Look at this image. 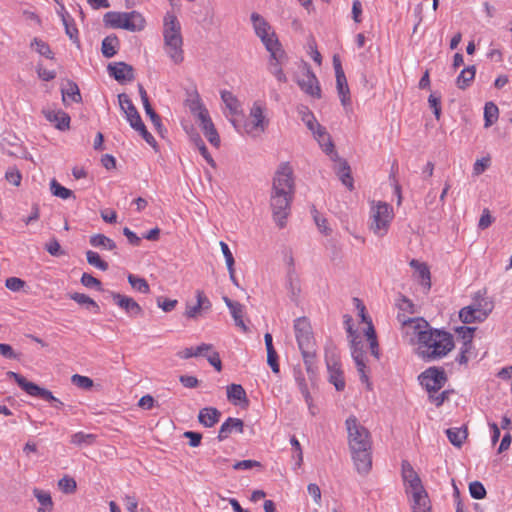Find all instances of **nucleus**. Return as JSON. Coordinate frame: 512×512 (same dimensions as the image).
Wrapping results in <instances>:
<instances>
[{"mask_svg": "<svg viewBox=\"0 0 512 512\" xmlns=\"http://www.w3.org/2000/svg\"><path fill=\"white\" fill-rule=\"evenodd\" d=\"M43 114L45 118L53 123L55 127L59 130H64V113L61 111H54L50 109L43 110Z\"/></svg>", "mask_w": 512, "mask_h": 512, "instance_id": "nucleus-45", "label": "nucleus"}, {"mask_svg": "<svg viewBox=\"0 0 512 512\" xmlns=\"http://www.w3.org/2000/svg\"><path fill=\"white\" fill-rule=\"evenodd\" d=\"M81 283L87 288H95L98 291H102V284L100 280L88 273H83L81 277Z\"/></svg>", "mask_w": 512, "mask_h": 512, "instance_id": "nucleus-53", "label": "nucleus"}, {"mask_svg": "<svg viewBox=\"0 0 512 512\" xmlns=\"http://www.w3.org/2000/svg\"><path fill=\"white\" fill-rule=\"evenodd\" d=\"M71 382L77 388L82 390H90L93 387V380L91 378L79 374H74L71 377Z\"/></svg>", "mask_w": 512, "mask_h": 512, "instance_id": "nucleus-49", "label": "nucleus"}, {"mask_svg": "<svg viewBox=\"0 0 512 512\" xmlns=\"http://www.w3.org/2000/svg\"><path fill=\"white\" fill-rule=\"evenodd\" d=\"M86 258H87V262L91 266H94V267L100 269L101 271H106L109 268L108 263L106 261L102 260L97 252L88 250L86 252Z\"/></svg>", "mask_w": 512, "mask_h": 512, "instance_id": "nucleus-48", "label": "nucleus"}, {"mask_svg": "<svg viewBox=\"0 0 512 512\" xmlns=\"http://www.w3.org/2000/svg\"><path fill=\"white\" fill-rule=\"evenodd\" d=\"M336 88L340 97L341 104L344 107H348L351 104L350 90L348 87L347 79L345 74L336 76Z\"/></svg>", "mask_w": 512, "mask_h": 512, "instance_id": "nucleus-32", "label": "nucleus"}, {"mask_svg": "<svg viewBox=\"0 0 512 512\" xmlns=\"http://www.w3.org/2000/svg\"><path fill=\"white\" fill-rule=\"evenodd\" d=\"M293 199L294 197H270L272 218L280 229L284 228L287 224Z\"/></svg>", "mask_w": 512, "mask_h": 512, "instance_id": "nucleus-11", "label": "nucleus"}, {"mask_svg": "<svg viewBox=\"0 0 512 512\" xmlns=\"http://www.w3.org/2000/svg\"><path fill=\"white\" fill-rule=\"evenodd\" d=\"M223 301L225 302L226 306L229 308L230 313L233 317V320L235 322V325L239 328H241L243 331H247V326L244 323V305L237 301H232L227 296L223 297Z\"/></svg>", "mask_w": 512, "mask_h": 512, "instance_id": "nucleus-23", "label": "nucleus"}, {"mask_svg": "<svg viewBox=\"0 0 512 512\" xmlns=\"http://www.w3.org/2000/svg\"><path fill=\"white\" fill-rule=\"evenodd\" d=\"M163 40L165 52L171 61L175 64L182 63L184 60V51L181 24L177 17L170 12H167L164 16Z\"/></svg>", "mask_w": 512, "mask_h": 512, "instance_id": "nucleus-3", "label": "nucleus"}, {"mask_svg": "<svg viewBox=\"0 0 512 512\" xmlns=\"http://www.w3.org/2000/svg\"><path fill=\"white\" fill-rule=\"evenodd\" d=\"M34 496L37 498L38 502L41 504L42 507L48 508V511L52 510V499L50 493L35 488L33 490Z\"/></svg>", "mask_w": 512, "mask_h": 512, "instance_id": "nucleus-51", "label": "nucleus"}, {"mask_svg": "<svg viewBox=\"0 0 512 512\" xmlns=\"http://www.w3.org/2000/svg\"><path fill=\"white\" fill-rule=\"evenodd\" d=\"M144 27L145 19L139 12H125L123 19V29L135 32L143 30Z\"/></svg>", "mask_w": 512, "mask_h": 512, "instance_id": "nucleus-25", "label": "nucleus"}, {"mask_svg": "<svg viewBox=\"0 0 512 512\" xmlns=\"http://www.w3.org/2000/svg\"><path fill=\"white\" fill-rule=\"evenodd\" d=\"M421 334L417 354L423 360L432 361L443 358L454 348L453 337L448 332L430 328Z\"/></svg>", "mask_w": 512, "mask_h": 512, "instance_id": "nucleus-2", "label": "nucleus"}, {"mask_svg": "<svg viewBox=\"0 0 512 512\" xmlns=\"http://www.w3.org/2000/svg\"><path fill=\"white\" fill-rule=\"evenodd\" d=\"M124 14L125 12H107L103 17V21L106 26L123 29Z\"/></svg>", "mask_w": 512, "mask_h": 512, "instance_id": "nucleus-41", "label": "nucleus"}, {"mask_svg": "<svg viewBox=\"0 0 512 512\" xmlns=\"http://www.w3.org/2000/svg\"><path fill=\"white\" fill-rule=\"evenodd\" d=\"M211 349H212V345L203 343V344L199 345L198 347H196L195 349L192 347L185 348L182 351H179L177 353V356L181 359L198 357V356L205 355L204 353L207 351H210Z\"/></svg>", "mask_w": 512, "mask_h": 512, "instance_id": "nucleus-38", "label": "nucleus"}, {"mask_svg": "<svg viewBox=\"0 0 512 512\" xmlns=\"http://www.w3.org/2000/svg\"><path fill=\"white\" fill-rule=\"evenodd\" d=\"M251 21L256 35L261 39L267 51L280 46L275 33L270 32V25L260 14L253 12L251 14Z\"/></svg>", "mask_w": 512, "mask_h": 512, "instance_id": "nucleus-9", "label": "nucleus"}, {"mask_svg": "<svg viewBox=\"0 0 512 512\" xmlns=\"http://www.w3.org/2000/svg\"><path fill=\"white\" fill-rule=\"evenodd\" d=\"M244 422L239 418L229 417L222 423L219 432L218 440L223 441L227 439L232 433H243Z\"/></svg>", "mask_w": 512, "mask_h": 512, "instance_id": "nucleus-22", "label": "nucleus"}, {"mask_svg": "<svg viewBox=\"0 0 512 512\" xmlns=\"http://www.w3.org/2000/svg\"><path fill=\"white\" fill-rule=\"evenodd\" d=\"M447 437L452 445L461 447L467 438V429L464 427H454L446 430Z\"/></svg>", "mask_w": 512, "mask_h": 512, "instance_id": "nucleus-34", "label": "nucleus"}, {"mask_svg": "<svg viewBox=\"0 0 512 512\" xmlns=\"http://www.w3.org/2000/svg\"><path fill=\"white\" fill-rule=\"evenodd\" d=\"M410 266L415 269L418 279L421 285L429 290L431 287V274L428 266L425 263H421L418 260H411Z\"/></svg>", "mask_w": 512, "mask_h": 512, "instance_id": "nucleus-29", "label": "nucleus"}, {"mask_svg": "<svg viewBox=\"0 0 512 512\" xmlns=\"http://www.w3.org/2000/svg\"><path fill=\"white\" fill-rule=\"evenodd\" d=\"M31 48L48 59L52 58V51L50 50L49 45L38 38H35L33 40V42L31 43Z\"/></svg>", "mask_w": 512, "mask_h": 512, "instance_id": "nucleus-50", "label": "nucleus"}, {"mask_svg": "<svg viewBox=\"0 0 512 512\" xmlns=\"http://www.w3.org/2000/svg\"><path fill=\"white\" fill-rule=\"evenodd\" d=\"M345 425L355 467L358 473L367 474L372 467L370 433L354 415L346 419Z\"/></svg>", "mask_w": 512, "mask_h": 512, "instance_id": "nucleus-1", "label": "nucleus"}, {"mask_svg": "<svg viewBox=\"0 0 512 512\" xmlns=\"http://www.w3.org/2000/svg\"><path fill=\"white\" fill-rule=\"evenodd\" d=\"M412 512H432L431 502L425 489L408 494Z\"/></svg>", "mask_w": 512, "mask_h": 512, "instance_id": "nucleus-20", "label": "nucleus"}, {"mask_svg": "<svg viewBox=\"0 0 512 512\" xmlns=\"http://www.w3.org/2000/svg\"><path fill=\"white\" fill-rule=\"evenodd\" d=\"M177 300L175 299H164L162 300V298H158L157 299V305L159 308H161L164 312H170L172 311L176 305H177Z\"/></svg>", "mask_w": 512, "mask_h": 512, "instance_id": "nucleus-64", "label": "nucleus"}, {"mask_svg": "<svg viewBox=\"0 0 512 512\" xmlns=\"http://www.w3.org/2000/svg\"><path fill=\"white\" fill-rule=\"evenodd\" d=\"M350 349H351V355L352 358L356 364L357 371L360 374V379L363 383L368 384V375L366 372V363H365V357H364V351H363V344L360 340L359 335H355L350 340Z\"/></svg>", "mask_w": 512, "mask_h": 512, "instance_id": "nucleus-13", "label": "nucleus"}, {"mask_svg": "<svg viewBox=\"0 0 512 512\" xmlns=\"http://www.w3.org/2000/svg\"><path fill=\"white\" fill-rule=\"evenodd\" d=\"M301 354L303 357V361L306 367V370L309 374L315 373V356H316V347L309 349H301Z\"/></svg>", "mask_w": 512, "mask_h": 512, "instance_id": "nucleus-44", "label": "nucleus"}, {"mask_svg": "<svg viewBox=\"0 0 512 512\" xmlns=\"http://www.w3.org/2000/svg\"><path fill=\"white\" fill-rule=\"evenodd\" d=\"M420 383L429 393H437L446 383V375L443 369L430 367L419 376Z\"/></svg>", "mask_w": 512, "mask_h": 512, "instance_id": "nucleus-12", "label": "nucleus"}, {"mask_svg": "<svg viewBox=\"0 0 512 512\" xmlns=\"http://www.w3.org/2000/svg\"><path fill=\"white\" fill-rule=\"evenodd\" d=\"M398 308L400 310L399 313H402L405 315V312L409 313V314H414L415 313V305L413 304V302L411 300H409L408 298L406 297H402L399 302H398Z\"/></svg>", "mask_w": 512, "mask_h": 512, "instance_id": "nucleus-59", "label": "nucleus"}, {"mask_svg": "<svg viewBox=\"0 0 512 512\" xmlns=\"http://www.w3.org/2000/svg\"><path fill=\"white\" fill-rule=\"evenodd\" d=\"M476 67L474 65L464 68L456 78V85L459 89H466L471 85L475 78Z\"/></svg>", "mask_w": 512, "mask_h": 512, "instance_id": "nucleus-33", "label": "nucleus"}, {"mask_svg": "<svg viewBox=\"0 0 512 512\" xmlns=\"http://www.w3.org/2000/svg\"><path fill=\"white\" fill-rule=\"evenodd\" d=\"M221 412L215 407H205L199 411L198 421L204 427L211 428L218 423Z\"/></svg>", "mask_w": 512, "mask_h": 512, "instance_id": "nucleus-28", "label": "nucleus"}, {"mask_svg": "<svg viewBox=\"0 0 512 512\" xmlns=\"http://www.w3.org/2000/svg\"><path fill=\"white\" fill-rule=\"evenodd\" d=\"M293 328L299 350L316 347L312 326L308 318L299 317L295 319Z\"/></svg>", "mask_w": 512, "mask_h": 512, "instance_id": "nucleus-10", "label": "nucleus"}, {"mask_svg": "<svg viewBox=\"0 0 512 512\" xmlns=\"http://www.w3.org/2000/svg\"><path fill=\"white\" fill-rule=\"evenodd\" d=\"M189 109L199 122L210 116L198 95L189 100Z\"/></svg>", "mask_w": 512, "mask_h": 512, "instance_id": "nucleus-35", "label": "nucleus"}, {"mask_svg": "<svg viewBox=\"0 0 512 512\" xmlns=\"http://www.w3.org/2000/svg\"><path fill=\"white\" fill-rule=\"evenodd\" d=\"M127 279L129 284L135 291H138L143 294H148L150 292L149 284L144 278L134 274H129Z\"/></svg>", "mask_w": 512, "mask_h": 512, "instance_id": "nucleus-42", "label": "nucleus"}, {"mask_svg": "<svg viewBox=\"0 0 512 512\" xmlns=\"http://www.w3.org/2000/svg\"><path fill=\"white\" fill-rule=\"evenodd\" d=\"M480 310L475 309L471 304L462 308L459 317L463 323L470 324L474 322H482L484 319L480 316Z\"/></svg>", "mask_w": 512, "mask_h": 512, "instance_id": "nucleus-36", "label": "nucleus"}, {"mask_svg": "<svg viewBox=\"0 0 512 512\" xmlns=\"http://www.w3.org/2000/svg\"><path fill=\"white\" fill-rule=\"evenodd\" d=\"M499 109L493 102H487L484 107L485 127H490L498 119Z\"/></svg>", "mask_w": 512, "mask_h": 512, "instance_id": "nucleus-43", "label": "nucleus"}, {"mask_svg": "<svg viewBox=\"0 0 512 512\" xmlns=\"http://www.w3.org/2000/svg\"><path fill=\"white\" fill-rule=\"evenodd\" d=\"M108 71L117 81H130L134 78L132 66L124 62L109 64Z\"/></svg>", "mask_w": 512, "mask_h": 512, "instance_id": "nucleus-24", "label": "nucleus"}, {"mask_svg": "<svg viewBox=\"0 0 512 512\" xmlns=\"http://www.w3.org/2000/svg\"><path fill=\"white\" fill-rule=\"evenodd\" d=\"M326 363L329 372V380L335 386L336 390L342 391L345 388V382L342 377V371L337 357L332 354L326 355Z\"/></svg>", "mask_w": 512, "mask_h": 512, "instance_id": "nucleus-19", "label": "nucleus"}, {"mask_svg": "<svg viewBox=\"0 0 512 512\" xmlns=\"http://www.w3.org/2000/svg\"><path fill=\"white\" fill-rule=\"evenodd\" d=\"M334 160L336 161V173L341 180V182L349 189H353V178L351 177L350 167L348 163L340 159L338 155L334 154Z\"/></svg>", "mask_w": 512, "mask_h": 512, "instance_id": "nucleus-26", "label": "nucleus"}, {"mask_svg": "<svg viewBox=\"0 0 512 512\" xmlns=\"http://www.w3.org/2000/svg\"><path fill=\"white\" fill-rule=\"evenodd\" d=\"M393 218L394 212L390 204L373 201L369 212V230L377 237L382 238L388 233Z\"/></svg>", "mask_w": 512, "mask_h": 512, "instance_id": "nucleus-4", "label": "nucleus"}, {"mask_svg": "<svg viewBox=\"0 0 512 512\" xmlns=\"http://www.w3.org/2000/svg\"><path fill=\"white\" fill-rule=\"evenodd\" d=\"M294 173L288 162L281 163L273 177L270 197H294Z\"/></svg>", "mask_w": 512, "mask_h": 512, "instance_id": "nucleus-5", "label": "nucleus"}, {"mask_svg": "<svg viewBox=\"0 0 512 512\" xmlns=\"http://www.w3.org/2000/svg\"><path fill=\"white\" fill-rule=\"evenodd\" d=\"M490 165V158L483 157L481 159L476 160L473 165V174L478 176L482 174Z\"/></svg>", "mask_w": 512, "mask_h": 512, "instance_id": "nucleus-58", "label": "nucleus"}, {"mask_svg": "<svg viewBox=\"0 0 512 512\" xmlns=\"http://www.w3.org/2000/svg\"><path fill=\"white\" fill-rule=\"evenodd\" d=\"M200 127L208 141L213 146L218 147L220 145V137L210 116L200 121Z\"/></svg>", "mask_w": 512, "mask_h": 512, "instance_id": "nucleus-31", "label": "nucleus"}, {"mask_svg": "<svg viewBox=\"0 0 512 512\" xmlns=\"http://www.w3.org/2000/svg\"><path fill=\"white\" fill-rule=\"evenodd\" d=\"M261 464L255 460H242L233 464V469L235 470H250L254 467H260Z\"/></svg>", "mask_w": 512, "mask_h": 512, "instance_id": "nucleus-61", "label": "nucleus"}, {"mask_svg": "<svg viewBox=\"0 0 512 512\" xmlns=\"http://www.w3.org/2000/svg\"><path fill=\"white\" fill-rule=\"evenodd\" d=\"M144 109H145V112H146L147 116L150 117L153 125L158 130H160L161 127H162L161 119H160L159 115L153 110L151 104H147L146 106H144Z\"/></svg>", "mask_w": 512, "mask_h": 512, "instance_id": "nucleus-62", "label": "nucleus"}, {"mask_svg": "<svg viewBox=\"0 0 512 512\" xmlns=\"http://www.w3.org/2000/svg\"><path fill=\"white\" fill-rule=\"evenodd\" d=\"M268 51L270 52V61L268 67L270 73L275 76L279 82L285 83L287 81V77L281 67L284 59V51L281 49V46Z\"/></svg>", "mask_w": 512, "mask_h": 512, "instance_id": "nucleus-17", "label": "nucleus"}, {"mask_svg": "<svg viewBox=\"0 0 512 512\" xmlns=\"http://www.w3.org/2000/svg\"><path fill=\"white\" fill-rule=\"evenodd\" d=\"M475 330L476 328L474 327L461 326L456 329V332L461 337L463 342H472Z\"/></svg>", "mask_w": 512, "mask_h": 512, "instance_id": "nucleus-57", "label": "nucleus"}, {"mask_svg": "<svg viewBox=\"0 0 512 512\" xmlns=\"http://www.w3.org/2000/svg\"><path fill=\"white\" fill-rule=\"evenodd\" d=\"M221 99L224 102L225 107L228 109L229 114L231 116L242 114V105L232 92L227 90L221 91Z\"/></svg>", "mask_w": 512, "mask_h": 512, "instance_id": "nucleus-30", "label": "nucleus"}, {"mask_svg": "<svg viewBox=\"0 0 512 512\" xmlns=\"http://www.w3.org/2000/svg\"><path fill=\"white\" fill-rule=\"evenodd\" d=\"M397 320L402 325L403 334L408 338L411 344H419L421 333L427 332L431 326L429 323L421 318H410L402 313L397 314Z\"/></svg>", "mask_w": 512, "mask_h": 512, "instance_id": "nucleus-7", "label": "nucleus"}, {"mask_svg": "<svg viewBox=\"0 0 512 512\" xmlns=\"http://www.w3.org/2000/svg\"><path fill=\"white\" fill-rule=\"evenodd\" d=\"M266 111L267 106L264 101L256 100L253 102L249 111V119L243 125L246 134L256 137L267 129L269 119L266 116Z\"/></svg>", "mask_w": 512, "mask_h": 512, "instance_id": "nucleus-6", "label": "nucleus"}, {"mask_svg": "<svg viewBox=\"0 0 512 512\" xmlns=\"http://www.w3.org/2000/svg\"><path fill=\"white\" fill-rule=\"evenodd\" d=\"M7 376L14 379L15 382L30 396L39 397L47 402H51L56 408H59L63 404L58 398H55L49 390L28 381L20 374L9 371Z\"/></svg>", "mask_w": 512, "mask_h": 512, "instance_id": "nucleus-8", "label": "nucleus"}, {"mask_svg": "<svg viewBox=\"0 0 512 512\" xmlns=\"http://www.w3.org/2000/svg\"><path fill=\"white\" fill-rule=\"evenodd\" d=\"M96 436L94 434H87L83 432H78L72 435L71 443L78 446H90L94 443Z\"/></svg>", "mask_w": 512, "mask_h": 512, "instance_id": "nucleus-46", "label": "nucleus"}, {"mask_svg": "<svg viewBox=\"0 0 512 512\" xmlns=\"http://www.w3.org/2000/svg\"><path fill=\"white\" fill-rule=\"evenodd\" d=\"M66 95H68L72 101L76 103H80L82 101L80 90L77 84L74 82L66 83Z\"/></svg>", "mask_w": 512, "mask_h": 512, "instance_id": "nucleus-54", "label": "nucleus"}, {"mask_svg": "<svg viewBox=\"0 0 512 512\" xmlns=\"http://www.w3.org/2000/svg\"><path fill=\"white\" fill-rule=\"evenodd\" d=\"M297 83L301 90L307 95L317 99L321 98V88L319 86L318 79L310 69H306L302 73V76L297 80Z\"/></svg>", "mask_w": 512, "mask_h": 512, "instance_id": "nucleus-16", "label": "nucleus"}, {"mask_svg": "<svg viewBox=\"0 0 512 512\" xmlns=\"http://www.w3.org/2000/svg\"><path fill=\"white\" fill-rule=\"evenodd\" d=\"M71 299L79 305L85 306L86 309L92 310L95 314L100 312L99 305L89 296L83 293H73L70 295Z\"/></svg>", "mask_w": 512, "mask_h": 512, "instance_id": "nucleus-39", "label": "nucleus"}, {"mask_svg": "<svg viewBox=\"0 0 512 512\" xmlns=\"http://www.w3.org/2000/svg\"><path fill=\"white\" fill-rule=\"evenodd\" d=\"M469 491L474 499H483L486 496V489L479 481L471 482L469 485Z\"/></svg>", "mask_w": 512, "mask_h": 512, "instance_id": "nucleus-52", "label": "nucleus"}, {"mask_svg": "<svg viewBox=\"0 0 512 512\" xmlns=\"http://www.w3.org/2000/svg\"><path fill=\"white\" fill-rule=\"evenodd\" d=\"M227 398L229 401L236 402L246 398V392L239 384L227 386Z\"/></svg>", "mask_w": 512, "mask_h": 512, "instance_id": "nucleus-47", "label": "nucleus"}, {"mask_svg": "<svg viewBox=\"0 0 512 512\" xmlns=\"http://www.w3.org/2000/svg\"><path fill=\"white\" fill-rule=\"evenodd\" d=\"M401 474L407 495L424 489L419 475L407 460L402 461Z\"/></svg>", "mask_w": 512, "mask_h": 512, "instance_id": "nucleus-14", "label": "nucleus"}, {"mask_svg": "<svg viewBox=\"0 0 512 512\" xmlns=\"http://www.w3.org/2000/svg\"><path fill=\"white\" fill-rule=\"evenodd\" d=\"M471 305L480 310V316L485 320L494 308V303L486 296V290H479L473 296Z\"/></svg>", "mask_w": 512, "mask_h": 512, "instance_id": "nucleus-21", "label": "nucleus"}, {"mask_svg": "<svg viewBox=\"0 0 512 512\" xmlns=\"http://www.w3.org/2000/svg\"><path fill=\"white\" fill-rule=\"evenodd\" d=\"M316 140L318 141V143L321 146L322 150L326 154H332L333 153V151H334V144H333V142L331 140V137L328 134V132H326V137H317Z\"/></svg>", "mask_w": 512, "mask_h": 512, "instance_id": "nucleus-55", "label": "nucleus"}, {"mask_svg": "<svg viewBox=\"0 0 512 512\" xmlns=\"http://www.w3.org/2000/svg\"><path fill=\"white\" fill-rule=\"evenodd\" d=\"M219 245L225 258L227 268H232V266H234L235 261L229 246L223 241H220Z\"/></svg>", "mask_w": 512, "mask_h": 512, "instance_id": "nucleus-60", "label": "nucleus"}, {"mask_svg": "<svg viewBox=\"0 0 512 512\" xmlns=\"http://www.w3.org/2000/svg\"><path fill=\"white\" fill-rule=\"evenodd\" d=\"M286 289L288 291V296L291 299V301L297 302L301 292V287L300 280L297 274L295 273L294 268H290L287 272Z\"/></svg>", "mask_w": 512, "mask_h": 512, "instance_id": "nucleus-27", "label": "nucleus"}, {"mask_svg": "<svg viewBox=\"0 0 512 512\" xmlns=\"http://www.w3.org/2000/svg\"><path fill=\"white\" fill-rule=\"evenodd\" d=\"M109 294L114 304L125 311L129 317L136 318L142 315V307L132 297L114 291H110Z\"/></svg>", "mask_w": 512, "mask_h": 512, "instance_id": "nucleus-15", "label": "nucleus"}, {"mask_svg": "<svg viewBox=\"0 0 512 512\" xmlns=\"http://www.w3.org/2000/svg\"><path fill=\"white\" fill-rule=\"evenodd\" d=\"M5 178L9 183H11L15 186H19L22 176H21V173L19 172V170L13 167V168H9L6 171Z\"/></svg>", "mask_w": 512, "mask_h": 512, "instance_id": "nucleus-56", "label": "nucleus"}, {"mask_svg": "<svg viewBox=\"0 0 512 512\" xmlns=\"http://www.w3.org/2000/svg\"><path fill=\"white\" fill-rule=\"evenodd\" d=\"M90 244L93 247L102 248V249L110 250V251L116 250V248H117L116 243L112 239H110L109 237H107L103 234H95V235L91 236Z\"/></svg>", "mask_w": 512, "mask_h": 512, "instance_id": "nucleus-37", "label": "nucleus"}, {"mask_svg": "<svg viewBox=\"0 0 512 512\" xmlns=\"http://www.w3.org/2000/svg\"><path fill=\"white\" fill-rule=\"evenodd\" d=\"M197 305L202 310H209L211 308V302L202 290L196 291Z\"/></svg>", "mask_w": 512, "mask_h": 512, "instance_id": "nucleus-63", "label": "nucleus"}, {"mask_svg": "<svg viewBox=\"0 0 512 512\" xmlns=\"http://www.w3.org/2000/svg\"><path fill=\"white\" fill-rule=\"evenodd\" d=\"M119 104L122 109V111L126 115V119L129 122L130 126L135 129L137 126L142 124V119L140 117V114L138 113L136 107L130 100L127 94H119L118 95Z\"/></svg>", "mask_w": 512, "mask_h": 512, "instance_id": "nucleus-18", "label": "nucleus"}, {"mask_svg": "<svg viewBox=\"0 0 512 512\" xmlns=\"http://www.w3.org/2000/svg\"><path fill=\"white\" fill-rule=\"evenodd\" d=\"M118 44L119 41L116 36L105 37L102 41V54L107 58L113 57L117 53Z\"/></svg>", "mask_w": 512, "mask_h": 512, "instance_id": "nucleus-40", "label": "nucleus"}]
</instances>
